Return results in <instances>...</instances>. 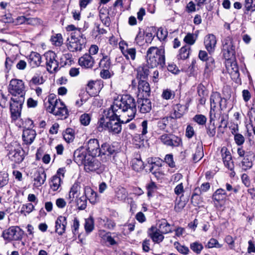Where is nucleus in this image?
Masks as SVG:
<instances>
[{"label": "nucleus", "instance_id": "14", "mask_svg": "<svg viewBox=\"0 0 255 255\" xmlns=\"http://www.w3.org/2000/svg\"><path fill=\"white\" fill-rule=\"evenodd\" d=\"M94 156L88 155L87 161L84 165L85 170L87 172L96 171L101 167V163Z\"/></svg>", "mask_w": 255, "mask_h": 255}, {"label": "nucleus", "instance_id": "53", "mask_svg": "<svg viewBox=\"0 0 255 255\" xmlns=\"http://www.w3.org/2000/svg\"><path fill=\"white\" fill-rule=\"evenodd\" d=\"M193 121L199 125H204L207 121L206 117L201 114L196 115L193 118Z\"/></svg>", "mask_w": 255, "mask_h": 255}, {"label": "nucleus", "instance_id": "47", "mask_svg": "<svg viewBox=\"0 0 255 255\" xmlns=\"http://www.w3.org/2000/svg\"><path fill=\"white\" fill-rule=\"evenodd\" d=\"M94 228V220L89 218L85 220V229L87 233L91 232Z\"/></svg>", "mask_w": 255, "mask_h": 255}, {"label": "nucleus", "instance_id": "32", "mask_svg": "<svg viewBox=\"0 0 255 255\" xmlns=\"http://www.w3.org/2000/svg\"><path fill=\"white\" fill-rule=\"evenodd\" d=\"M225 101V99H222L221 97L220 94L218 92H213L211 95V107H214V108H216V105L219 104L220 107V109H222V102Z\"/></svg>", "mask_w": 255, "mask_h": 255}, {"label": "nucleus", "instance_id": "40", "mask_svg": "<svg viewBox=\"0 0 255 255\" xmlns=\"http://www.w3.org/2000/svg\"><path fill=\"white\" fill-rule=\"evenodd\" d=\"M76 205L79 210H84L87 207L86 197L83 194L75 199Z\"/></svg>", "mask_w": 255, "mask_h": 255}, {"label": "nucleus", "instance_id": "9", "mask_svg": "<svg viewBox=\"0 0 255 255\" xmlns=\"http://www.w3.org/2000/svg\"><path fill=\"white\" fill-rule=\"evenodd\" d=\"M23 234V231L18 227L12 226L3 231L2 236L8 242L20 240Z\"/></svg>", "mask_w": 255, "mask_h": 255}, {"label": "nucleus", "instance_id": "7", "mask_svg": "<svg viewBox=\"0 0 255 255\" xmlns=\"http://www.w3.org/2000/svg\"><path fill=\"white\" fill-rule=\"evenodd\" d=\"M8 91L12 97L24 98L25 90L24 82L22 80L17 79L11 80L8 86Z\"/></svg>", "mask_w": 255, "mask_h": 255}, {"label": "nucleus", "instance_id": "64", "mask_svg": "<svg viewBox=\"0 0 255 255\" xmlns=\"http://www.w3.org/2000/svg\"><path fill=\"white\" fill-rule=\"evenodd\" d=\"M165 161L171 167L175 166V163L173 161V155L171 154H167L164 158Z\"/></svg>", "mask_w": 255, "mask_h": 255}, {"label": "nucleus", "instance_id": "33", "mask_svg": "<svg viewBox=\"0 0 255 255\" xmlns=\"http://www.w3.org/2000/svg\"><path fill=\"white\" fill-rule=\"evenodd\" d=\"M46 175L44 172L41 173L37 172L34 174L33 185L36 187H39L44 184L46 180Z\"/></svg>", "mask_w": 255, "mask_h": 255}, {"label": "nucleus", "instance_id": "16", "mask_svg": "<svg viewBox=\"0 0 255 255\" xmlns=\"http://www.w3.org/2000/svg\"><path fill=\"white\" fill-rule=\"evenodd\" d=\"M210 184L208 182L203 183L200 187H197L194 189V193L191 197V202L196 206L198 204L197 200L199 196L203 193L207 192L210 188Z\"/></svg>", "mask_w": 255, "mask_h": 255}, {"label": "nucleus", "instance_id": "31", "mask_svg": "<svg viewBox=\"0 0 255 255\" xmlns=\"http://www.w3.org/2000/svg\"><path fill=\"white\" fill-rule=\"evenodd\" d=\"M84 196L87 200L92 203L95 204L97 200V194L90 187L86 186L84 188Z\"/></svg>", "mask_w": 255, "mask_h": 255}, {"label": "nucleus", "instance_id": "38", "mask_svg": "<svg viewBox=\"0 0 255 255\" xmlns=\"http://www.w3.org/2000/svg\"><path fill=\"white\" fill-rule=\"evenodd\" d=\"M227 196V193L225 190L222 188L217 189L213 195V199L217 201L220 202L224 200Z\"/></svg>", "mask_w": 255, "mask_h": 255}, {"label": "nucleus", "instance_id": "36", "mask_svg": "<svg viewBox=\"0 0 255 255\" xmlns=\"http://www.w3.org/2000/svg\"><path fill=\"white\" fill-rule=\"evenodd\" d=\"M101 150V154L104 155H107L108 156L115 154L116 151L114 146L107 143H104L102 145Z\"/></svg>", "mask_w": 255, "mask_h": 255}, {"label": "nucleus", "instance_id": "45", "mask_svg": "<svg viewBox=\"0 0 255 255\" xmlns=\"http://www.w3.org/2000/svg\"><path fill=\"white\" fill-rule=\"evenodd\" d=\"M190 48L187 46L182 47L180 50V53L178 55V59H186L189 55Z\"/></svg>", "mask_w": 255, "mask_h": 255}, {"label": "nucleus", "instance_id": "46", "mask_svg": "<svg viewBox=\"0 0 255 255\" xmlns=\"http://www.w3.org/2000/svg\"><path fill=\"white\" fill-rule=\"evenodd\" d=\"M44 82V80L42 76H40L38 75H35L30 80L29 84L30 86L32 85H40L43 84Z\"/></svg>", "mask_w": 255, "mask_h": 255}, {"label": "nucleus", "instance_id": "23", "mask_svg": "<svg viewBox=\"0 0 255 255\" xmlns=\"http://www.w3.org/2000/svg\"><path fill=\"white\" fill-rule=\"evenodd\" d=\"M148 234L152 241L155 243H160L164 239L163 234L160 233L156 227H151L148 231Z\"/></svg>", "mask_w": 255, "mask_h": 255}, {"label": "nucleus", "instance_id": "51", "mask_svg": "<svg viewBox=\"0 0 255 255\" xmlns=\"http://www.w3.org/2000/svg\"><path fill=\"white\" fill-rule=\"evenodd\" d=\"M252 166V161L249 159L248 155H246L242 162V169L246 171L250 169Z\"/></svg>", "mask_w": 255, "mask_h": 255}, {"label": "nucleus", "instance_id": "22", "mask_svg": "<svg viewBox=\"0 0 255 255\" xmlns=\"http://www.w3.org/2000/svg\"><path fill=\"white\" fill-rule=\"evenodd\" d=\"M81 188L80 184L77 183H74L71 187L69 192L68 196L67 198L69 204L72 203L74 199H76L80 196Z\"/></svg>", "mask_w": 255, "mask_h": 255}, {"label": "nucleus", "instance_id": "26", "mask_svg": "<svg viewBox=\"0 0 255 255\" xmlns=\"http://www.w3.org/2000/svg\"><path fill=\"white\" fill-rule=\"evenodd\" d=\"M41 62L40 55L35 52H32L28 56V63L32 68L39 66Z\"/></svg>", "mask_w": 255, "mask_h": 255}, {"label": "nucleus", "instance_id": "15", "mask_svg": "<svg viewBox=\"0 0 255 255\" xmlns=\"http://www.w3.org/2000/svg\"><path fill=\"white\" fill-rule=\"evenodd\" d=\"M115 102L111 106L110 108L105 110L104 111V115L102 117H104L106 121H111L116 119L119 118L120 116V112L118 108H115Z\"/></svg>", "mask_w": 255, "mask_h": 255}, {"label": "nucleus", "instance_id": "43", "mask_svg": "<svg viewBox=\"0 0 255 255\" xmlns=\"http://www.w3.org/2000/svg\"><path fill=\"white\" fill-rule=\"evenodd\" d=\"M206 132L209 137H213L216 132V127L214 122H209L206 127Z\"/></svg>", "mask_w": 255, "mask_h": 255}, {"label": "nucleus", "instance_id": "21", "mask_svg": "<svg viewBox=\"0 0 255 255\" xmlns=\"http://www.w3.org/2000/svg\"><path fill=\"white\" fill-rule=\"evenodd\" d=\"M79 65L86 68H91L95 63L94 58L89 54H85L79 59Z\"/></svg>", "mask_w": 255, "mask_h": 255}, {"label": "nucleus", "instance_id": "49", "mask_svg": "<svg viewBox=\"0 0 255 255\" xmlns=\"http://www.w3.org/2000/svg\"><path fill=\"white\" fill-rule=\"evenodd\" d=\"M245 8L248 11H255V0H245Z\"/></svg>", "mask_w": 255, "mask_h": 255}, {"label": "nucleus", "instance_id": "13", "mask_svg": "<svg viewBox=\"0 0 255 255\" xmlns=\"http://www.w3.org/2000/svg\"><path fill=\"white\" fill-rule=\"evenodd\" d=\"M86 149L89 153L88 155L91 156H97L101 154L99 141L97 139H90L87 143Z\"/></svg>", "mask_w": 255, "mask_h": 255}, {"label": "nucleus", "instance_id": "19", "mask_svg": "<svg viewBox=\"0 0 255 255\" xmlns=\"http://www.w3.org/2000/svg\"><path fill=\"white\" fill-rule=\"evenodd\" d=\"M204 45L206 50L209 53H213L217 43V40L215 36L213 34H209L204 38Z\"/></svg>", "mask_w": 255, "mask_h": 255}, {"label": "nucleus", "instance_id": "61", "mask_svg": "<svg viewBox=\"0 0 255 255\" xmlns=\"http://www.w3.org/2000/svg\"><path fill=\"white\" fill-rule=\"evenodd\" d=\"M168 124V117H165L157 122V127L161 130H164Z\"/></svg>", "mask_w": 255, "mask_h": 255}, {"label": "nucleus", "instance_id": "1", "mask_svg": "<svg viewBox=\"0 0 255 255\" xmlns=\"http://www.w3.org/2000/svg\"><path fill=\"white\" fill-rule=\"evenodd\" d=\"M115 102V108H118L120 116L126 119L123 123H128L133 119L136 113L135 99L129 95L122 96L120 100Z\"/></svg>", "mask_w": 255, "mask_h": 255}, {"label": "nucleus", "instance_id": "20", "mask_svg": "<svg viewBox=\"0 0 255 255\" xmlns=\"http://www.w3.org/2000/svg\"><path fill=\"white\" fill-rule=\"evenodd\" d=\"M67 224L66 218L64 216H59L55 222V232L59 235H62L65 232Z\"/></svg>", "mask_w": 255, "mask_h": 255}, {"label": "nucleus", "instance_id": "28", "mask_svg": "<svg viewBox=\"0 0 255 255\" xmlns=\"http://www.w3.org/2000/svg\"><path fill=\"white\" fill-rule=\"evenodd\" d=\"M120 49L127 59H131L132 61L135 60L136 57V49L134 48H128L127 47L126 49L120 45Z\"/></svg>", "mask_w": 255, "mask_h": 255}, {"label": "nucleus", "instance_id": "12", "mask_svg": "<svg viewBox=\"0 0 255 255\" xmlns=\"http://www.w3.org/2000/svg\"><path fill=\"white\" fill-rule=\"evenodd\" d=\"M159 139L164 145L172 147L178 146L182 142L180 137L172 134H163Z\"/></svg>", "mask_w": 255, "mask_h": 255}, {"label": "nucleus", "instance_id": "2", "mask_svg": "<svg viewBox=\"0 0 255 255\" xmlns=\"http://www.w3.org/2000/svg\"><path fill=\"white\" fill-rule=\"evenodd\" d=\"M46 105V111L52 114L58 119L64 120L69 115V111L65 104L60 99H56L54 95H50Z\"/></svg>", "mask_w": 255, "mask_h": 255}, {"label": "nucleus", "instance_id": "34", "mask_svg": "<svg viewBox=\"0 0 255 255\" xmlns=\"http://www.w3.org/2000/svg\"><path fill=\"white\" fill-rule=\"evenodd\" d=\"M149 75V69L146 66H139L137 69L136 78L138 80H146Z\"/></svg>", "mask_w": 255, "mask_h": 255}, {"label": "nucleus", "instance_id": "52", "mask_svg": "<svg viewBox=\"0 0 255 255\" xmlns=\"http://www.w3.org/2000/svg\"><path fill=\"white\" fill-rule=\"evenodd\" d=\"M174 246L179 253L183 255H187L189 252V250L188 247L181 245L178 242H175Z\"/></svg>", "mask_w": 255, "mask_h": 255}, {"label": "nucleus", "instance_id": "59", "mask_svg": "<svg viewBox=\"0 0 255 255\" xmlns=\"http://www.w3.org/2000/svg\"><path fill=\"white\" fill-rule=\"evenodd\" d=\"M42 21L37 17H28L27 18L26 24L32 25H38L41 24Z\"/></svg>", "mask_w": 255, "mask_h": 255}, {"label": "nucleus", "instance_id": "10", "mask_svg": "<svg viewBox=\"0 0 255 255\" xmlns=\"http://www.w3.org/2000/svg\"><path fill=\"white\" fill-rule=\"evenodd\" d=\"M235 46L231 38L227 37L222 43V52L225 59L230 60L235 58Z\"/></svg>", "mask_w": 255, "mask_h": 255}, {"label": "nucleus", "instance_id": "17", "mask_svg": "<svg viewBox=\"0 0 255 255\" xmlns=\"http://www.w3.org/2000/svg\"><path fill=\"white\" fill-rule=\"evenodd\" d=\"M221 152L225 166L230 170H233L234 168V164L230 151H228L226 148L223 147L221 149Z\"/></svg>", "mask_w": 255, "mask_h": 255}, {"label": "nucleus", "instance_id": "29", "mask_svg": "<svg viewBox=\"0 0 255 255\" xmlns=\"http://www.w3.org/2000/svg\"><path fill=\"white\" fill-rule=\"evenodd\" d=\"M138 90L143 96L149 95L150 88L149 83L146 80H138Z\"/></svg>", "mask_w": 255, "mask_h": 255}, {"label": "nucleus", "instance_id": "6", "mask_svg": "<svg viewBox=\"0 0 255 255\" xmlns=\"http://www.w3.org/2000/svg\"><path fill=\"white\" fill-rule=\"evenodd\" d=\"M99 130L107 129L113 133H119L122 130V125L120 118H117L111 121H106L104 117H102L98 122Z\"/></svg>", "mask_w": 255, "mask_h": 255}, {"label": "nucleus", "instance_id": "5", "mask_svg": "<svg viewBox=\"0 0 255 255\" xmlns=\"http://www.w3.org/2000/svg\"><path fill=\"white\" fill-rule=\"evenodd\" d=\"M9 159L16 163L22 162L25 157V152L21 145L17 142H12L7 148Z\"/></svg>", "mask_w": 255, "mask_h": 255}, {"label": "nucleus", "instance_id": "63", "mask_svg": "<svg viewBox=\"0 0 255 255\" xmlns=\"http://www.w3.org/2000/svg\"><path fill=\"white\" fill-rule=\"evenodd\" d=\"M234 140L238 145L241 146L244 143L245 139L242 134L238 133L234 135Z\"/></svg>", "mask_w": 255, "mask_h": 255}, {"label": "nucleus", "instance_id": "39", "mask_svg": "<svg viewBox=\"0 0 255 255\" xmlns=\"http://www.w3.org/2000/svg\"><path fill=\"white\" fill-rule=\"evenodd\" d=\"M205 62H206L205 73L208 76L210 72L215 67V60L212 57L210 56Z\"/></svg>", "mask_w": 255, "mask_h": 255}, {"label": "nucleus", "instance_id": "54", "mask_svg": "<svg viewBox=\"0 0 255 255\" xmlns=\"http://www.w3.org/2000/svg\"><path fill=\"white\" fill-rule=\"evenodd\" d=\"M8 181V175L6 172H0V188L6 185Z\"/></svg>", "mask_w": 255, "mask_h": 255}, {"label": "nucleus", "instance_id": "3", "mask_svg": "<svg viewBox=\"0 0 255 255\" xmlns=\"http://www.w3.org/2000/svg\"><path fill=\"white\" fill-rule=\"evenodd\" d=\"M147 62L151 67L160 65L163 67L165 64L164 50L155 46L150 47L146 52Z\"/></svg>", "mask_w": 255, "mask_h": 255}, {"label": "nucleus", "instance_id": "11", "mask_svg": "<svg viewBox=\"0 0 255 255\" xmlns=\"http://www.w3.org/2000/svg\"><path fill=\"white\" fill-rule=\"evenodd\" d=\"M46 59L47 70L50 73L56 72L58 70V62L56 60V55L52 51L46 52L44 55Z\"/></svg>", "mask_w": 255, "mask_h": 255}, {"label": "nucleus", "instance_id": "41", "mask_svg": "<svg viewBox=\"0 0 255 255\" xmlns=\"http://www.w3.org/2000/svg\"><path fill=\"white\" fill-rule=\"evenodd\" d=\"M132 167L134 170L139 171L143 169V162L140 158H135L132 160Z\"/></svg>", "mask_w": 255, "mask_h": 255}, {"label": "nucleus", "instance_id": "44", "mask_svg": "<svg viewBox=\"0 0 255 255\" xmlns=\"http://www.w3.org/2000/svg\"><path fill=\"white\" fill-rule=\"evenodd\" d=\"M51 41L53 44L56 46H60L63 44V38L61 34H56L51 37Z\"/></svg>", "mask_w": 255, "mask_h": 255}, {"label": "nucleus", "instance_id": "25", "mask_svg": "<svg viewBox=\"0 0 255 255\" xmlns=\"http://www.w3.org/2000/svg\"><path fill=\"white\" fill-rule=\"evenodd\" d=\"M36 135V131L34 129L27 128L23 130L22 138L25 144H30L34 140Z\"/></svg>", "mask_w": 255, "mask_h": 255}, {"label": "nucleus", "instance_id": "50", "mask_svg": "<svg viewBox=\"0 0 255 255\" xmlns=\"http://www.w3.org/2000/svg\"><path fill=\"white\" fill-rule=\"evenodd\" d=\"M116 196L119 200H125L128 197V193L126 189L124 188L119 189L116 192Z\"/></svg>", "mask_w": 255, "mask_h": 255}, {"label": "nucleus", "instance_id": "18", "mask_svg": "<svg viewBox=\"0 0 255 255\" xmlns=\"http://www.w3.org/2000/svg\"><path fill=\"white\" fill-rule=\"evenodd\" d=\"M88 156L85 149L83 147L77 149L74 153V160L79 165H84L88 158Z\"/></svg>", "mask_w": 255, "mask_h": 255}, {"label": "nucleus", "instance_id": "27", "mask_svg": "<svg viewBox=\"0 0 255 255\" xmlns=\"http://www.w3.org/2000/svg\"><path fill=\"white\" fill-rule=\"evenodd\" d=\"M157 230L163 234L172 232L170 225L164 219L159 220L157 224Z\"/></svg>", "mask_w": 255, "mask_h": 255}, {"label": "nucleus", "instance_id": "35", "mask_svg": "<svg viewBox=\"0 0 255 255\" xmlns=\"http://www.w3.org/2000/svg\"><path fill=\"white\" fill-rule=\"evenodd\" d=\"M204 156L203 146L201 143H198L196 145V150L193 154V160L195 162L199 161Z\"/></svg>", "mask_w": 255, "mask_h": 255}, {"label": "nucleus", "instance_id": "62", "mask_svg": "<svg viewBox=\"0 0 255 255\" xmlns=\"http://www.w3.org/2000/svg\"><path fill=\"white\" fill-rule=\"evenodd\" d=\"M80 121L83 125L87 126L90 123L91 117L89 114H84L81 116Z\"/></svg>", "mask_w": 255, "mask_h": 255}, {"label": "nucleus", "instance_id": "56", "mask_svg": "<svg viewBox=\"0 0 255 255\" xmlns=\"http://www.w3.org/2000/svg\"><path fill=\"white\" fill-rule=\"evenodd\" d=\"M191 249L196 254H200L203 249L202 245L198 242H194L190 244Z\"/></svg>", "mask_w": 255, "mask_h": 255}, {"label": "nucleus", "instance_id": "60", "mask_svg": "<svg viewBox=\"0 0 255 255\" xmlns=\"http://www.w3.org/2000/svg\"><path fill=\"white\" fill-rule=\"evenodd\" d=\"M168 35V32L166 29L162 27L159 28L157 32V36L160 40H164Z\"/></svg>", "mask_w": 255, "mask_h": 255}, {"label": "nucleus", "instance_id": "48", "mask_svg": "<svg viewBox=\"0 0 255 255\" xmlns=\"http://www.w3.org/2000/svg\"><path fill=\"white\" fill-rule=\"evenodd\" d=\"M222 109L219 110L218 113L215 111V108L214 107H211V110L210 112V121L214 122L215 119H220Z\"/></svg>", "mask_w": 255, "mask_h": 255}, {"label": "nucleus", "instance_id": "57", "mask_svg": "<svg viewBox=\"0 0 255 255\" xmlns=\"http://www.w3.org/2000/svg\"><path fill=\"white\" fill-rule=\"evenodd\" d=\"M196 40V36L192 33H188L184 38V41L189 45H193Z\"/></svg>", "mask_w": 255, "mask_h": 255}, {"label": "nucleus", "instance_id": "58", "mask_svg": "<svg viewBox=\"0 0 255 255\" xmlns=\"http://www.w3.org/2000/svg\"><path fill=\"white\" fill-rule=\"evenodd\" d=\"M174 96V92L169 89L164 90L162 94V97L166 100L173 99Z\"/></svg>", "mask_w": 255, "mask_h": 255}, {"label": "nucleus", "instance_id": "37", "mask_svg": "<svg viewBox=\"0 0 255 255\" xmlns=\"http://www.w3.org/2000/svg\"><path fill=\"white\" fill-rule=\"evenodd\" d=\"M61 178L57 175L53 176L50 182V186L51 189L53 191H56L58 190L61 186Z\"/></svg>", "mask_w": 255, "mask_h": 255}, {"label": "nucleus", "instance_id": "4", "mask_svg": "<svg viewBox=\"0 0 255 255\" xmlns=\"http://www.w3.org/2000/svg\"><path fill=\"white\" fill-rule=\"evenodd\" d=\"M67 48L71 52H80L85 47L86 39L82 31L76 30L71 34L68 39Z\"/></svg>", "mask_w": 255, "mask_h": 255}, {"label": "nucleus", "instance_id": "42", "mask_svg": "<svg viewBox=\"0 0 255 255\" xmlns=\"http://www.w3.org/2000/svg\"><path fill=\"white\" fill-rule=\"evenodd\" d=\"M111 62L110 58L107 55H104L99 63L100 67L102 69H110Z\"/></svg>", "mask_w": 255, "mask_h": 255}, {"label": "nucleus", "instance_id": "30", "mask_svg": "<svg viewBox=\"0 0 255 255\" xmlns=\"http://www.w3.org/2000/svg\"><path fill=\"white\" fill-rule=\"evenodd\" d=\"M173 113L171 114L172 119L180 118L185 113L186 107L180 104H176L173 107Z\"/></svg>", "mask_w": 255, "mask_h": 255}, {"label": "nucleus", "instance_id": "55", "mask_svg": "<svg viewBox=\"0 0 255 255\" xmlns=\"http://www.w3.org/2000/svg\"><path fill=\"white\" fill-rule=\"evenodd\" d=\"M34 207L31 203L23 205L21 209V213L26 215V213L29 214L34 210Z\"/></svg>", "mask_w": 255, "mask_h": 255}, {"label": "nucleus", "instance_id": "8", "mask_svg": "<svg viewBox=\"0 0 255 255\" xmlns=\"http://www.w3.org/2000/svg\"><path fill=\"white\" fill-rule=\"evenodd\" d=\"M25 98L11 97L10 103L11 117L13 120H16L20 116L22 105L24 102Z\"/></svg>", "mask_w": 255, "mask_h": 255}, {"label": "nucleus", "instance_id": "24", "mask_svg": "<svg viewBox=\"0 0 255 255\" xmlns=\"http://www.w3.org/2000/svg\"><path fill=\"white\" fill-rule=\"evenodd\" d=\"M138 107L140 113L145 114L148 113L151 110V103L147 99H139L137 101Z\"/></svg>", "mask_w": 255, "mask_h": 255}]
</instances>
